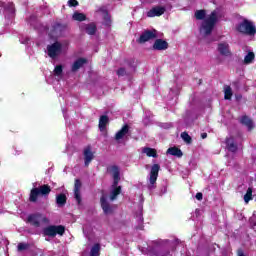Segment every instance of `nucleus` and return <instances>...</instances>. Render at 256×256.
Returning <instances> with one entry per match:
<instances>
[{
	"instance_id": "nucleus-16",
	"label": "nucleus",
	"mask_w": 256,
	"mask_h": 256,
	"mask_svg": "<svg viewBox=\"0 0 256 256\" xmlns=\"http://www.w3.org/2000/svg\"><path fill=\"white\" fill-rule=\"evenodd\" d=\"M240 123L242 125H245V127H247L248 131H253V129H255L253 120L251 118H249V116H247V115L242 116V118L240 119Z\"/></svg>"
},
{
	"instance_id": "nucleus-31",
	"label": "nucleus",
	"mask_w": 256,
	"mask_h": 256,
	"mask_svg": "<svg viewBox=\"0 0 256 256\" xmlns=\"http://www.w3.org/2000/svg\"><path fill=\"white\" fill-rule=\"evenodd\" d=\"M4 9L10 13H15V4L13 2H8L7 4L3 3Z\"/></svg>"
},
{
	"instance_id": "nucleus-20",
	"label": "nucleus",
	"mask_w": 256,
	"mask_h": 256,
	"mask_svg": "<svg viewBox=\"0 0 256 256\" xmlns=\"http://www.w3.org/2000/svg\"><path fill=\"white\" fill-rule=\"evenodd\" d=\"M218 18H217V11H212L210 16L205 19L204 23H207L208 25H212L215 27L217 24Z\"/></svg>"
},
{
	"instance_id": "nucleus-33",
	"label": "nucleus",
	"mask_w": 256,
	"mask_h": 256,
	"mask_svg": "<svg viewBox=\"0 0 256 256\" xmlns=\"http://www.w3.org/2000/svg\"><path fill=\"white\" fill-rule=\"evenodd\" d=\"M181 138H182L183 141H184L185 143H187L188 145H191V143H193V138H191V137L189 136V133H187V132H182V133H181Z\"/></svg>"
},
{
	"instance_id": "nucleus-48",
	"label": "nucleus",
	"mask_w": 256,
	"mask_h": 256,
	"mask_svg": "<svg viewBox=\"0 0 256 256\" xmlns=\"http://www.w3.org/2000/svg\"><path fill=\"white\" fill-rule=\"evenodd\" d=\"M201 138H202V139H207V133H205V132L202 133V134H201Z\"/></svg>"
},
{
	"instance_id": "nucleus-6",
	"label": "nucleus",
	"mask_w": 256,
	"mask_h": 256,
	"mask_svg": "<svg viewBox=\"0 0 256 256\" xmlns=\"http://www.w3.org/2000/svg\"><path fill=\"white\" fill-rule=\"evenodd\" d=\"M159 171H161V165L153 164L151 169H150L149 189H151L153 187V185H155V183H157V179L159 177Z\"/></svg>"
},
{
	"instance_id": "nucleus-28",
	"label": "nucleus",
	"mask_w": 256,
	"mask_h": 256,
	"mask_svg": "<svg viewBox=\"0 0 256 256\" xmlns=\"http://www.w3.org/2000/svg\"><path fill=\"white\" fill-rule=\"evenodd\" d=\"M214 28L215 26H213L212 24H207L206 22L202 24V29H204L205 35H211V33H213Z\"/></svg>"
},
{
	"instance_id": "nucleus-40",
	"label": "nucleus",
	"mask_w": 256,
	"mask_h": 256,
	"mask_svg": "<svg viewBox=\"0 0 256 256\" xmlns=\"http://www.w3.org/2000/svg\"><path fill=\"white\" fill-rule=\"evenodd\" d=\"M125 63L128 65V67H130L132 69H135V67H137L135 65V59H133V58L125 60Z\"/></svg>"
},
{
	"instance_id": "nucleus-45",
	"label": "nucleus",
	"mask_w": 256,
	"mask_h": 256,
	"mask_svg": "<svg viewBox=\"0 0 256 256\" xmlns=\"http://www.w3.org/2000/svg\"><path fill=\"white\" fill-rule=\"evenodd\" d=\"M196 199L198 201H203V193H201V192L196 193Z\"/></svg>"
},
{
	"instance_id": "nucleus-14",
	"label": "nucleus",
	"mask_w": 256,
	"mask_h": 256,
	"mask_svg": "<svg viewBox=\"0 0 256 256\" xmlns=\"http://www.w3.org/2000/svg\"><path fill=\"white\" fill-rule=\"evenodd\" d=\"M166 11L164 6H155L150 11H148V17H161Z\"/></svg>"
},
{
	"instance_id": "nucleus-24",
	"label": "nucleus",
	"mask_w": 256,
	"mask_h": 256,
	"mask_svg": "<svg viewBox=\"0 0 256 256\" xmlns=\"http://www.w3.org/2000/svg\"><path fill=\"white\" fill-rule=\"evenodd\" d=\"M167 153L173 157H183V151L177 147L168 148Z\"/></svg>"
},
{
	"instance_id": "nucleus-11",
	"label": "nucleus",
	"mask_w": 256,
	"mask_h": 256,
	"mask_svg": "<svg viewBox=\"0 0 256 256\" xmlns=\"http://www.w3.org/2000/svg\"><path fill=\"white\" fill-rule=\"evenodd\" d=\"M82 183L80 179H75L74 182V198L76 199L78 205H81V187H82Z\"/></svg>"
},
{
	"instance_id": "nucleus-39",
	"label": "nucleus",
	"mask_w": 256,
	"mask_h": 256,
	"mask_svg": "<svg viewBox=\"0 0 256 256\" xmlns=\"http://www.w3.org/2000/svg\"><path fill=\"white\" fill-rule=\"evenodd\" d=\"M116 75H118V77H125V75H127V70L124 67H121L116 71Z\"/></svg>"
},
{
	"instance_id": "nucleus-5",
	"label": "nucleus",
	"mask_w": 256,
	"mask_h": 256,
	"mask_svg": "<svg viewBox=\"0 0 256 256\" xmlns=\"http://www.w3.org/2000/svg\"><path fill=\"white\" fill-rule=\"evenodd\" d=\"M48 56L51 59H56L61 55V51H63V45L61 42H54L52 45L47 46Z\"/></svg>"
},
{
	"instance_id": "nucleus-22",
	"label": "nucleus",
	"mask_w": 256,
	"mask_h": 256,
	"mask_svg": "<svg viewBox=\"0 0 256 256\" xmlns=\"http://www.w3.org/2000/svg\"><path fill=\"white\" fill-rule=\"evenodd\" d=\"M107 171L112 174V177H121V170L119 169V166L112 165L107 168Z\"/></svg>"
},
{
	"instance_id": "nucleus-18",
	"label": "nucleus",
	"mask_w": 256,
	"mask_h": 256,
	"mask_svg": "<svg viewBox=\"0 0 256 256\" xmlns=\"http://www.w3.org/2000/svg\"><path fill=\"white\" fill-rule=\"evenodd\" d=\"M129 134V126L128 124H125L124 126H122V128L115 134L114 139L116 141H121V139H123V137H125V135Z\"/></svg>"
},
{
	"instance_id": "nucleus-21",
	"label": "nucleus",
	"mask_w": 256,
	"mask_h": 256,
	"mask_svg": "<svg viewBox=\"0 0 256 256\" xmlns=\"http://www.w3.org/2000/svg\"><path fill=\"white\" fill-rule=\"evenodd\" d=\"M87 35H95L97 33V25L94 22L85 25Z\"/></svg>"
},
{
	"instance_id": "nucleus-4",
	"label": "nucleus",
	"mask_w": 256,
	"mask_h": 256,
	"mask_svg": "<svg viewBox=\"0 0 256 256\" xmlns=\"http://www.w3.org/2000/svg\"><path fill=\"white\" fill-rule=\"evenodd\" d=\"M43 233L46 237H63L65 235V226L63 225H50L44 228Z\"/></svg>"
},
{
	"instance_id": "nucleus-19",
	"label": "nucleus",
	"mask_w": 256,
	"mask_h": 256,
	"mask_svg": "<svg viewBox=\"0 0 256 256\" xmlns=\"http://www.w3.org/2000/svg\"><path fill=\"white\" fill-rule=\"evenodd\" d=\"M108 124H109V116L107 115L100 116L99 124H98L100 131H105V129H107Z\"/></svg>"
},
{
	"instance_id": "nucleus-29",
	"label": "nucleus",
	"mask_w": 256,
	"mask_h": 256,
	"mask_svg": "<svg viewBox=\"0 0 256 256\" xmlns=\"http://www.w3.org/2000/svg\"><path fill=\"white\" fill-rule=\"evenodd\" d=\"M253 200V188L249 187L244 195L245 203H249V201Z\"/></svg>"
},
{
	"instance_id": "nucleus-10",
	"label": "nucleus",
	"mask_w": 256,
	"mask_h": 256,
	"mask_svg": "<svg viewBox=\"0 0 256 256\" xmlns=\"http://www.w3.org/2000/svg\"><path fill=\"white\" fill-rule=\"evenodd\" d=\"M100 205L102 207L104 215H111V213H113V208L111 207V204H109V202L107 201V197L105 195L101 196Z\"/></svg>"
},
{
	"instance_id": "nucleus-42",
	"label": "nucleus",
	"mask_w": 256,
	"mask_h": 256,
	"mask_svg": "<svg viewBox=\"0 0 256 256\" xmlns=\"http://www.w3.org/2000/svg\"><path fill=\"white\" fill-rule=\"evenodd\" d=\"M119 181H121V177H115L113 178L112 188L119 187Z\"/></svg>"
},
{
	"instance_id": "nucleus-2",
	"label": "nucleus",
	"mask_w": 256,
	"mask_h": 256,
	"mask_svg": "<svg viewBox=\"0 0 256 256\" xmlns=\"http://www.w3.org/2000/svg\"><path fill=\"white\" fill-rule=\"evenodd\" d=\"M236 31L238 33H242V35H255L256 28L253 22L249 21L248 19H244L241 23L236 26Z\"/></svg>"
},
{
	"instance_id": "nucleus-27",
	"label": "nucleus",
	"mask_w": 256,
	"mask_h": 256,
	"mask_svg": "<svg viewBox=\"0 0 256 256\" xmlns=\"http://www.w3.org/2000/svg\"><path fill=\"white\" fill-rule=\"evenodd\" d=\"M121 190H122L121 186L112 188V191L110 193V200L115 201V199H117V197H119V195H121Z\"/></svg>"
},
{
	"instance_id": "nucleus-41",
	"label": "nucleus",
	"mask_w": 256,
	"mask_h": 256,
	"mask_svg": "<svg viewBox=\"0 0 256 256\" xmlns=\"http://www.w3.org/2000/svg\"><path fill=\"white\" fill-rule=\"evenodd\" d=\"M104 13V21L106 23H111V16H109V12L107 10H101Z\"/></svg>"
},
{
	"instance_id": "nucleus-7",
	"label": "nucleus",
	"mask_w": 256,
	"mask_h": 256,
	"mask_svg": "<svg viewBox=\"0 0 256 256\" xmlns=\"http://www.w3.org/2000/svg\"><path fill=\"white\" fill-rule=\"evenodd\" d=\"M151 39H157V30H145L137 40L138 43L143 44Z\"/></svg>"
},
{
	"instance_id": "nucleus-35",
	"label": "nucleus",
	"mask_w": 256,
	"mask_h": 256,
	"mask_svg": "<svg viewBox=\"0 0 256 256\" xmlns=\"http://www.w3.org/2000/svg\"><path fill=\"white\" fill-rule=\"evenodd\" d=\"M253 59H255V53L249 52L244 58L245 65H249V63H252Z\"/></svg>"
},
{
	"instance_id": "nucleus-34",
	"label": "nucleus",
	"mask_w": 256,
	"mask_h": 256,
	"mask_svg": "<svg viewBox=\"0 0 256 256\" xmlns=\"http://www.w3.org/2000/svg\"><path fill=\"white\" fill-rule=\"evenodd\" d=\"M205 15H207V13L205 12V10H197L195 12V18L198 21H203V19H205Z\"/></svg>"
},
{
	"instance_id": "nucleus-49",
	"label": "nucleus",
	"mask_w": 256,
	"mask_h": 256,
	"mask_svg": "<svg viewBox=\"0 0 256 256\" xmlns=\"http://www.w3.org/2000/svg\"><path fill=\"white\" fill-rule=\"evenodd\" d=\"M0 7H3V2L0 1Z\"/></svg>"
},
{
	"instance_id": "nucleus-32",
	"label": "nucleus",
	"mask_w": 256,
	"mask_h": 256,
	"mask_svg": "<svg viewBox=\"0 0 256 256\" xmlns=\"http://www.w3.org/2000/svg\"><path fill=\"white\" fill-rule=\"evenodd\" d=\"M231 97H233V90H231V86H227L224 92V99L230 101Z\"/></svg>"
},
{
	"instance_id": "nucleus-38",
	"label": "nucleus",
	"mask_w": 256,
	"mask_h": 256,
	"mask_svg": "<svg viewBox=\"0 0 256 256\" xmlns=\"http://www.w3.org/2000/svg\"><path fill=\"white\" fill-rule=\"evenodd\" d=\"M155 256H171L170 251L158 250L154 253Z\"/></svg>"
},
{
	"instance_id": "nucleus-36",
	"label": "nucleus",
	"mask_w": 256,
	"mask_h": 256,
	"mask_svg": "<svg viewBox=\"0 0 256 256\" xmlns=\"http://www.w3.org/2000/svg\"><path fill=\"white\" fill-rule=\"evenodd\" d=\"M54 75H56V77H60V75H63V65H57L54 68Z\"/></svg>"
},
{
	"instance_id": "nucleus-47",
	"label": "nucleus",
	"mask_w": 256,
	"mask_h": 256,
	"mask_svg": "<svg viewBox=\"0 0 256 256\" xmlns=\"http://www.w3.org/2000/svg\"><path fill=\"white\" fill-rule=\"evenodd\" d=\"M21 153H23V150H18L17 148H15L14 155H21Z\"/></svg>"
},
{
	"instance_id": "nucleus-12",
	"label": "nucleus",
	"mask_w": 256,
	"mask_h": 256,
	"mask_svg": "<svg viewBox=\"0 0 256 256\" xmlns=\"http://www.w3.org/2000/svg\"><path fill=\"white\" fill-rule=\"evenodd\" d=\"M67 29V24L56 22L52 25L51 33L59 37Z\"/></svg>"
},
{
	"instance_id": "nucleus-8",
	"label": "nucleus",
	"mask_w": 256,
	"mask_h": 256,
	"mask_svg": "<svg viewBox=\"0 0 256 256\" xmlns=\"http://www.w3.org/2000/svg\"><path fill=\"white\" fill-rule=\"evenodd\" d=\"M225 144H226V149L230 153H237V151H239V146L237 145V142H235V137L233 136L226 137Z\"/></svg>"
},
{
	"instance_id": "nucleus-46",
	"label": "nucleus",
	"mask_w": 256,
	"mask_h": 256,
	"mask_svg": "<svg viewBox=\"0 0 256 256\" xmlns=\"http://www.w3.org/2000/svg\"><path fill=\"white\" fill-rule=\"evenodd\" d=\"M237 256H245V252L243 251V249H238L237 250Z\"/></svg>"
},
{
	"instance_id": "nucleus-43",
	"label": "nucleus",
	"mask_w": 256,
	"mask_h": 256,
	"mask_svg": "<svg viewBox=\"0 0 256 256\" xmlns=\"http://www.w3.org/2000/svg\"><path fill=\"white\" fill-rule=\"evenodd\" d=\"M68 5L69 7H77V5H79V2L77 0H69Z\"/></svg>"
},
{
	"instance_id": "nucleus-44",
	"label": "nucleus",
	"mask_w": 256,
	"mask_h": 256,
	"mask_svg": "<svg viewBox=\"0 0 256 256\" xmlns=\"http://www.w3.org/2000/svg\"><path fill=\"white\" fill-rule=\"evenodd\" d=\"M140 225L136 227V229H139L140 231L143 230V216L139 217Z\"/></svg>"
},
{
	"instance_id": "nucleus-9",
	"label": "nucleus",
	"mask_w": 256,
	"mask_h": 256,
	"mask_svg": "<svg viewBox=\"0 0 256 256\" xmlns=\"http://www.w3.org/2000/svg\"><path fill=\"white\" fill-rule=\"evenodd\" d=\"M83 155H84V165L85 167H89V165H91V161L95 159V154L93 153V151H91L90 145L84 148Z\"/></svg>"
},
{
	"instance_id": "nucleus-25",
	"label": "nucleus",
	"mask_w": 256,
	"mask_h": 256,
	"mask_svg": "<svg viewBox=\"0 0 256 256\" xmlns=\"http://www.w3.org/2000/svg\"><path fill=\"white\" fill-rule=\"evenodd\" d=\"M143 153L147 155V157H153L154 159H157V150L155 148L145 147L143 148Z\"/></svg>"
},
{
	"instance_id": "nucleus-26",
	"label": "nucleus",
	"mask_w": 256,
	"mask_h": 256,
	"mask_svg": "<svg viewBox=\"0 0 256 256\" xmlns=\"http://www.w3.org/2000/svg\"><path fill=\"white\" fill-rule=\"evenodd\" d=\"M101 255V244L96 243L92 246L90 250V256H100Z\"/></svg>"
},
{
	"instance_id": "nucleus-13",
	"label": "nucleus",
	"mask_w": 256,
	"mask_h": 256,
	"mask_svg": "<svg viewBox=\"0 0 256 256\" xmlns=\"http://www.w3.org/2000/svg\"><path fill=\"white\" fill-rule=\"evenodd\" d=\"M152 47L154 51H166L169 49V43L163 39H156Z\"/></svg>"
},
{
	"instance_id": "nucleus-23",
	"label": "nucleus",
	"mask_w": 256,
	"mask_h": 256,
	"mask_svg": "<svg viewBox=\"0 0 256 256\" xmlns=\"http://www.w3.org/2000/svg\"><path fill=\"white\" fill-rule=\"evenodd\" d=\"M56 203H57L58 207H65V205L67 203V195H65L64 193L57 195Z\"/></svg>"
},
{
	"instance_id": "nucleus-1",
	"label": "nucleus",
	"mask_w": 256,
	"mask_h": 256,
	"mask_svg": "<svg viewBox=\"0 0 256 256\" xmlns=\"http://www.w3.org/2000/svg\"><path fill=\"white\" fill-rule=\"evenodd\" d=\"M51 193V186L49 184H43L40 187L32 188L30 191L29 201L30 203H37L39 197H49Z\"/></svg>"
},
{
	"instance_id": "nucleus-17",
	"label": "nucleus",
	"mask_w": 256,
	"mask_h": 256,
	"mask_svg": "<svg viewBox=\"0 0 256 256\" xmlns=\"http://www.w3.org/2000/svg\"><path fill=\"white\" fill-rule=\"evenodd\" d=\"M87 64V59L86 58H78L71 67L72 73H77L78 69H81L83 65Z\"/></svg>"
},
{
	"instance_id": "nucleus-3",
	"label": "nucleus",
	"mask_w": 256,
	"mask_h": 256,
	"mask_svg": "<svg viewBox=\"0 0 256 256\" xmlns=\"http://www.w3.org/2000/svg\"><path fill=\"white\" fill-rule=\"evenodd\" d=\"M41 222L47 224V223H49V218H47L46 216H44L43 214H41L39 212L30 214L27 217V223L32 225V227H36V228L41 227Z\"/></svg>"
},
{
	"instance_id": "nucleus-30",
	"label": "nucleus",
	"mask_w": 256,
	"mask_h": 256,
	"mask_svg": "<svg viewBox=\"0 0 256 256\" xmlns=\"http://www.w3.org/2000/svg\"><path fill=\"white\" fill-rule=\"evenodd\" d=\"M73 19H74V21H86L87 16L83 13L75 12L73 14Z\"/></svg>"
},
{
	"instance_id": "nucleus-37",
	"label": "nucleus",
	"mask_w": 256,
	"mask_h": 256,
	"mask_svg": "<svg viewBox=\"0 0 256 256\" xmlns=\"http://www.w3.org/2000/svg\"><path fill=\"white\" fill-rule=\"evenodd\" d=\"M27 249H29V244H27V243H19L17 246V251H19V252L27 251Z\"/></svg>"
},
{
	"instance_id": "nucleus-15",
	"label": "nucleus",
	"mask_w": 256,
	"mask_h": 256,
	"mask_svg": "<svg viewBox=\"0 0 256 256\" xmlns=\"http://www.w3.org/2000/svg\"><path fill=\"white\" fill-rule=\"evenodd\" d=\"M218 51L223 57H230L231 55V50L229 49V44L227 42L219 43Z\"/></svg>"
}]
</instances>
